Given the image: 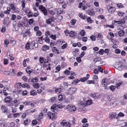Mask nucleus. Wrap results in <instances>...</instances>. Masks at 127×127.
Wrapping results in <instances>:
<instances>
[{
    "instance_id": "37998d69",
    "label": "nucleus",
    "mask_w": 127,
    "mask_h": 127,
    "mask_svg": "<svg viewBox=\"0 0 127 127\" xmlns=\"http://www.w3.org/2000/svg\"><path fill=\"white\" fill-rule=\"evenodd\" d=\"M87 37H82V40L84 42H86L87 40Z\"/></svg>"
},
{
    "instance_id": "2eb2a0df",
    "label": "nucleus",
    "mask_w": 127,
    "mask_h": 127,
    "mask_svg": "<svg viewBox=\"0 0 127 127\" xmlns=\"http://www.w3.org/2000/svg\"><path fill=\"white\" fill-rule=\"evenodd\" d=\"M30 69V68L29 67H27L26 69V71L28 74L29 75V76H30V74L32 71Z\"/></svg>"
},
{
    "instance_id": "412c9836",
    "label": "nucleus",
    "mask_w": 127,
    "mask_h": 127,
    "mask_svg": "<svg viewBox=\"0 0 127 127\" xmlns=\"http://www.w3.org/2000/svg\"><path fill=\"white\" fill-rule=\"evenodd\" d=\"M92 103V101L91 100H87L86 102V103L85 104V106H86V105H90Z\"/></svg>"
},
{
    "instance_id": "a878e982",
    "label": "nucleus",
    "mask_w": 127,
    "mask_h": 127,
    "mask_svg": "<svg viewBox=\"0 0 127 127\" xmlns=\"http://www.w3.org/2000/svg\"><path fill=\"white\" fill-rule=\"evenodd\" d=\"M80 34L82 36H84L85 34V31L83 30H82L80 32Z\"/></svg>"
},
{
    "instance_id": "8fccbe9b",
    "label": "nucleus",
    "mask_w": 127,
    "mask_h": 127,
    "mask_svg": "<svg viewBox=\"0 0 127 127\" xmlns=\"http://www.w3.org/2000/svg\"><path fill=\"white\" fill-rule=\"evenodd\" d=\"M33 22V20L32 19H30L28 21V23L30 25H31L32 24Z\"/></svg>"
},
{
    "instance_id": "b1692460",
    "label": "nucleus",
    "mask_w": 127,
    "mask_h": 127,
    "mask_svg": "<svg viewBox=\"0 0 127 127\" xmlns=\"http://www.w3.org/2000/svg\"><path fill=\"white\" fill-rule=\"evenodd\" d=\"M79 81H80V80L78 79H75L74 80L73 82L72 83V84L76 85L77 83H78Z\"/></svg>"
},
{
    "instance_id": "f257e3e1",
    "label": "nucleus",
    "mask_w": 127,
    "mask_h": 127,
    "mask_svg": "<svg viewBox=\"0 0 127 127\" xmlns=\"http://www.w3.org/2000/svg\"><path fill=\"white\" fill-rule=\"evenodd\" d=\"M61 126H66V127H70L71 124L69 122H67L65 120H63L60 123Z\"/></svg>"
},
{
    "instance_id": "680f3d73",
    "label": "nucleus",
    "mask_w": 127,
    "mask_h": 127,
    "mask_svg": "<svg viewBox=\"0 0 127 127\" xmlns=\"http://www.w3.org/2000/svg\"><path fill=\"white\" fill-rule=\"evenodd\" d=\"M63 99V96L61 95H60L58 96V99L59 101Z\"/></svg>"
},
{
    "instance_id": "e433bc0d",
    "label": "nucleus",
    "mask_w": 127,
    "mask_h": 127,
    "mask_svg": "<svg viewBox=\"0 0 127 127\" xmlns=\"http://www.w3.org/2000/svg\"><path fill=\"white\" fill-rule=\"evenodd\" d=\"M48 11V12L51 15H53L55 14V13L53 10H49Z\"/></svg>"
},
{
    "instance_id": "ea45409f",
    "label": "nucleus",
    "mask_w": 127,
    "mask_h": 127,
    "mask_svg": "<svg viewBox=\"0 0 127 127\" xmlns=\"http://www.w3.org/2000/svg\"><path fill=\"white\" fill-rule=\"evenodd\" d=\"M10 7L11 9L12 10H14V9L16 8L15 5L12 4H11L10 5Z\"/></svg>"
},
{
    "instance_id": "cd10ccee",
    "label": "nucleus",
    "mask_w": 127,
    "mask_h": 127,
    "mask_svg": "<svg viewBox=\"0 0 127 127\" xmlns=\"http://www.w3.org/2000/svg\"><path fill=\"white\" fill-rule=\"evenodd\" d=\"M29 30H27L25 31V33L23 34V37H26L28 34V33H29Z\"/></svg>"
},
{
    "instance_id": "a211bd4d",
    "label": "nucleus",
    "mask_w": 127,
    "mask_h": 127,
    "mask_svg": "<svg viewBox=\"0 0 127 127\" xmlns=\"http://www.w3.org/2000/svg\"><path fill=\"white\" fill-rule=\"evenodd\" d=\"M56 104H53L51 106V110L53 112H54L56 110Z\"/></svg>"
},
{
    "instance_id": "13d9d810",
    "label": "nucleus",
    "mask_w": 127,
    "mask_h": 127,
    "mask_svg": "<svg viewBox=\"0 0 127 127\" xmlns=\"http://www.w3.org/2000/svg\"><path fill=\"white\" fill-rule=\"evenodd\" d=\"M122 84V82H120V83H118L116 84V86L117 87V88L118 89L119 87Z\"/></svg>"
},
{
    "instance_id": "c85d7f7f",
    "label": "nucleus",
    "mask_w": 127,
    "mask_h": 127,
    "mask_svg": "<svg viewBox=\"0 0 127 127\" xmlns=\"http://www.w3.org/2000/svg\"><path fill=\"white\" fill-rule=\"evenodd\" d=\"M107 80L106 79H104L102 80V84L104 86H105L107 84V82H106V81Z\"/></svg>"
},
{
    "instance_id": "e2e57ef3",
    "label": "nucleus",
    "mask_w": 127,
    "mask_h": 127,
    "mask_svg": "<svg viewBox=\"0 0 127 127\" xmlns=\"http://www.w3.org/2000/svg\"><path fill=\"white\" fill-rule=\"evenodd\" d=\"M38 118L40 119H41L43 118V115L42 113H41L38 115Z\"/></svg>"
},
{
    "instance_id": "f03ea898",
    "label": "nucleus",
    "mask_w": 127,
    "mask_h": 127,
    "mask_svg": "<svg viewBox=\"0 0 127 127\" xmlns=\"http://www.w3.org/2000/svg\"><path fill=\"white\" fill-rule=\"evenodd\" d=\"M107 8L108 12L110 14L113 13L116 10L115 7L110 6V5L107 6Z\"/></svg>"
},
{
    "instance_id": "bb28decb",
    "label": "nucleus",
    "mask_w": 127,
    "mask_h": 127,
    "mask_svg": "<svg viewBox=\"0 0 127 127\" xmlns=\"http://www.w3.org/2000/svg\"><path fill=\"white\" fill-rule=\"evenodd\" d=\"M21 83H17L15 85V87H16L17 88L19 89L21 87Z\"/></svg>"
},
{
    "instance_id": "aec40b11",
    "label": "nucleus",
    "mask_w": 127,
    "mask_h": 127,
    "mask_svg": "<svg viewBox=\"0 0 127 127\" xmlns=\"http://www.w3.org/2000/svg\"><path fill=\"white\" fill-rule=\"evenodd\" d=\"M116 88V86H115L113 85H112L109 87V89L112 92L114 91Z\"/></svg>"
},
{
    "instance_id": "603ef678",
    "label": "nucleus",
    "mask_w": 127,
    "mask_h": 127,
    "mask_svg": "<svg viewBox=\"0 0 127 127\" xmlns=\"http://www.w3.org/2000/svg\"><path fill=\"white\" fill-rule=\"evenodd\" d=\"M85 54L86 53L85 52H83L81 53L79 55L80 57V58H82Z\"/></svg>"
},
{
    "instance_id": "39448f33",
    "label": "nucleus",
    "mask_w": 127,
    "mask_h": 127,
    "mask_svg": "<svg viewBox=\"0 0 127 127\" xmlns=\"http://www.w3.org/2000/svg\"><path fill=\"white\" fill-rule=\"evenodd\" d=\"M117 114L115 112H112L109 114V117L111 119L116 118V119L118 118V117L116 116Z\"/></svg>"
},
{
    "instance_id": "bf43d9fd",
    "label": "nucleus",
    "mask_w": 127,
    "mask_h": 127,
    "mask_svg": "<svg viewBox=\"0 0 127 127\" xmlns=\"http://www.w3.org/2000/svg\"><path fill=\"white\" fill-rule=\"evenodd\" d=\"M65 34V35L67 36L68 35V34H69V32L67 30H66L64 31Z\"/></svg>"
},
{
    "instance_id": "69168bd1",
    "label": "nucleus",
    "mask_w": 127,
    "mask_h": 127,
    "mask_svg": "<svg viewBox=\"0 0 127 127\" xmlns=\"http://www.w3.org/2000/svg\"><path fill=\"white\" fill-rule=\"evenodd\" d=\"M5 31V26H3L2 27L1 29V31L2 32H4Z\"/></svg>"
},
{
    "instance_id": "7ed1b4c3",
    "label": "nucleus",
    "mask_w": 127,
    "mask_h": 127,
    "mask_svg": "<svg viewBox=\"0 0 127 127\" xmlns=\"http://www.w3.org/2000/svg\"><path fill=\"white\" fill-rule=\"evenodd\" d=\"M39 9L43 12L45 15L46 16L47 14V10L45 7L42 5H40L39 7Z\"/></svg>"
},
{
    "instance_id": "864d4df0",
    "label": "nucleus",
    "mask_w": 127,
    "mask_h": 127,
    "mask_svg": "<svg viewBox=\"0 0 127 127\" xmlns=\"http://www.w3.org/2000/svg\"><path fill=\"white\" fill-rule=\"evenodd\" d=\"M16 16L14 14H12V18H11V19L14 20H15V19H16Z\"/></svg>"
},
{
    "instance_id": "4468645a",
    "label": "nucleus",
    "mask_w": 127,
    "mask_h": 127,
    "mask_svg": "<svg viewBox=\"0 0 127 127\" xmlns=\"http://www.w3.org/2000/svg\"><path fill=\"white\" fill-rule=\"evenodd\" d=\"M52 51L57 54H59V51L57 49V48L56 47H54L52 48Z\"/></svg>"
},
{
    "instance_id": "9b49d317",
    "label": "nucleus",
    "mask_w": 127,
    "mask_h": 127,
    "mask_svg": "<svg viewBox=\"0 0 127 127\" xmlns=\"http://www.w3.org/2000/svg\"><path fill=\"white\" fill-rule=\"evenodd\" d=\"M64 11V10L63 9L59 8L57 9L56 13L58 14H63Z\"/></svg>"
},
{
    "instance_id": "a19ab883",
    "label": "nucleus",
    "mask_w": 127,
    "mask_h": 127,
    "mask_svg": "<svg viewBox=\"0 0 127 127\" xmlns=\"http://www.w3.org/2000/svg\"><path fill=\"white\" fill-rule=\"evenodd\" d=\"M18 27H23V25L21 22V21H19L18 25Z\"/></svg>"
},
{
    "instance_id": "473e14b6",
    "label": "nucleus",
    "mask_w": 127,
    "mask_h": 127,
    "mask_svg": "<svg viewBox=\"0 0 127 127\" xmlns=\"http://www.w3.org/2000/svg\"><path fill=\"white\" fill-rule=\"evenodd\" d=\"M86 11L87 12V13L89 15H93V13L91 11L88 10Z\"/></svg>"
},
{
    "instance_id": "4d7b16f0",
    "label": "nucleus",
    "mask_w": 127,
    "mask_h": 127,
    "mask_svg": "<svg viewBox=\"0 0 127 127\" xmlns=\"http://www.w3.org/2000/svg\"><path fill=\"white\" fill-rule=\"evenodd\" d=\"M13 12L14 13H18L19 12V9L18 8H16L14 9V10H13Z\"/></svg>"
},
{
    "instance_id": "4be33fe9",
    "label": "nucleus",
    "mask_w": 127,
    "mask_h": 127,
    "mask_svg": "<svg viewBox=\"0 0 127 127\" xmlns=\"http://www.w3.org/2000/svg\"><path fill=\"white\" fill-rule=\"evenodd\" d=\"M104 27L105 28L109 27L111 28H114V26L113 25H104Z\"/></svg>"
},
{
    "instance_id": "3c124183",
    "label": "nucleus",
    "mask_w": 127,
    "mask_h": 127,
    "mask_svg": "<svg viewBox=\"0 0 127 127\" xmlns=\"http://www.w3.org/2000/svg\"><path fill=\"white\" fill-rule=\"evenodd\" d=\"M45 41L47 43H49V42H50V40L49 39L48 37H47L46 38V37H45Z\"/></svg>"
},
{
    "instance_id": "5701e85b",
    "label": "nucleus",
    "mask_w": 127,
    "mask_h": 127,
    "mask_svg": "<svg viewBox=\"0 0 127 127\" xmlns=\"http://www.w3.org/2000/svg\"><path fill=\"white\" fill-rule=\"evenodd\" d=\"M88 79L87 77H84L83 78H80V81L82 82H84L86 81Z\"/></svg>"
},
{
    "instance_id": "6ab92c4d",
    "label": "nucleus",
    "mask_w": 127,
    "mask_h": 127,
    "mask_svg": "<svg viewBox=\"0 0 127 127\" xmlns=\"http://www.w3.org/2000/svg\"><path fill=\"white\" fill-rule=\"evenodd\" d=\"M119 36H123L125 33V32L123 30H121L118 32Z\"/></svg>"
},
{
    "instance_id": "72a5a7b5",
    "label": "nucleus",
    "mask_w": 127,
    "mask_h": 127,
    "mask_svg": "<svg viewBox=\"0 0 127 127\" xmlns=\"http://www.w3.org/2000/svg\"><path fill=\"white\" fill-rule=\"evenodd\" d=\"M117 14L119 16H122L124 14V13H123V12L119 11H118L117 12Z\"/></svg>"
},
{
    "instance_id": "c9c22d12",
    "label": "nucleus",
    "mask_w": 127,
    "mask_h": 127,
    "mask_svg": "<svg viewBox=\"0 0 127 127\" xmlns=\"http://www.w3.org/2000/svg\"><path fill=\"white\" fill-rule=\"evenodd\" d=\"M117 6L119 8H122L124 7L122 3L117 4Z\"/></svg>"
},
{
    "instance_id": "0eeeda50",
    "label": "nucleus",
    "mask_w": 127,
    "mask_h": 127,
    "mask_svg": "<svg viewBox=\"0 0 127 127\" xmlns=\"http://www.w3.org/2000/svg\"><path fill=\"white\" fill-rule=\"evenodd\" d=\"M11 100V98L10 96H6L4 100L7 103H9Z\"/></svg>"
},
{
    "instance_id": "393cba45",
    "label": "nucleus",
    "mask_w": 127,
    "mask_h": 127,
    "mask_svg": "<svg viewBox=\"0 0 127 127\" xmlns=\"http://www.w3.org/2000/svg\"><path fill=\"white\" fill-rule=\"evenodd\" d=\"M76 22V20L75 19H73L70 21L71 25H74Z\"/></svg>"
},
{
    "instance_id": "4c0bfd02",
    "label": "nucleus",
    "mask_w": 127,
    "mask_h": 127,
    "mask_svg": "<svg viewBox=\"0 0 127 127\" xmlns=\"http://www.w3.org/2000/svg\"><path fill=\"white\" fill-rule=\"evenodd\" d=\"M10 75H15V73L14 72V70L12 69V71L10 73Z\"/></svg>"
},
{
    "instance_id": "f704fd0d",
    "label": "nucleus",
    "mask_w": 127,
    "mask_h": 127,
    "mask_svg": "<svg viewBox=\"0 0 127 127\" xmlns=\"http://www.w3.org/2000/svg\"><path fill=\"white\" fill-rule=\"evenodd\" d=\"M56 106H57L58 108H62L63 107L62 104L60 103H58V104L56 105Z\"/></svg>"
},
{
    "instance_id": "dca6fc26",
    "label": "nucleus",
    "mask_w": 127,
    "mask_h": 127,
    "mask_svg": "<svg viewBox=\"0 0 127 127\" xmlns=\"http://www.w3.org/2000/svg\"><path fill=\"white\" fill-rule=\"evenodd\" d=\"M52 21V20L51 18H49L46 20V22L47 24H50L51 23Z\"/></svg>"
},
{
    "instance_id": "79ce46f5",
    "label": "nucleus",
    "mask_w": 127,
    "mask_h": 127,
    "mask_svg": "<svg viewBox=\"0 0 127 127\" xmlns=\"http://www.w3.org/2000/svg\"><path fill=\"white\" fill-rule=\"evenodd\" d=\"M22 79L25 82H27L28 80V78L26 76H24L22 78Z\"/></svg>"
},
{
    "instance_id": "2f4dec72",
    "label": "nucleus",
    "mask_w": 127,
    "mask_h": 127,
    "mask_svg": "<svg viewBox=\"0 0 127 127\" xmlns=\"http://www.w3.org/2000/svg\"><path fill=\"white\" fill-rule=\"evenodd\" d=\"M74 32L73 31H70L69 32V36L71 37H73L74 36Z\"/></svg>"
},
{
    "instance_id": "20e7f679",
    "label": "nucleus",
    "mask_w": 127,
    "mask_h": 127,
    "mask_svg": "<svg viewBox=\"0 0 127 127\" xmlns=\"http://www.w3.org/2000/svg\"><path fill=\"white\" fill-rule=\"evenodd\" d=\"M47 117L50 119H53L55 118V114L51 112H48L47 113Z\"/></svg>"
},
{
    "instance_id": "09e8293b",
    "label": "nucleus",
    "mask_w": 127,
    "mask_h": 127,
    "mask_svg": "<svg viewBox=\"0 0 127 127\" xmlns=\"http://www.w3.org/2000/svg\"><path fill=\"white\" fill-rule=\"evenodd\" d=\"M90 38L92 41H95V37L93 35H92L90 37Z\"/></svg>"
},
{
    "instance_id": "9d476101",
    "label": "nucleus",
    "mask_w": 127,
    "mask_h": 127,
    "mask_svg": "<svg viewBox=\"0 0 127 127\" xmlns=\"http://www.w3.org/2000/svg\"><path fill=\"white\" fill-rule=\"evenodd\" d=\"M91 96L95 98H98L99 97L100 95L99 94H92Z\"/></svg>"
},
{
    "instance_id": "a18cd8bd",
    "label": "nucleus",
    "mask_w": 127,
    "mask_h": 127,
    "mask_svg": "<svg viewBox=\"0 0 127 127\" xmlns=\"http://www.w3.org/2000/svg\"><path fill=\"white\" fill-rule=\"evenodd\" d=\"M94 80H88L87 81V83L88 84H94Z\"/></svg>"
},
{
    "instance_id": "1a4fd4ad",
    "label": "nucleus",
    "mask_w": 127,
    "mask_h": 127,
    "mask_svg": "<svg viewBox=\"0 0 127 127\" xmlns=\"http://www.w3.org/2000/svg\"><path fill=\"white\" fill-rule=\"evenodd\" d=\"M76 90V89L75 88H70L69 92L70 94H72L74 93Z\"/></svg>"
},
{
    "instance_id": "f8f14e48",
    "label": "nucleus",
    "mask_w": 127,
    "mask_h": 127,
    "mask_svg": "<svg viewBox=\"0 0 127 127\" xmlns=\"http://www.w3.org/2000/svg\"><path fill=\"white\" fill-rule=\"evenodd\" d=\"M49 46L47 45H45L43 46L42 48V50L44 51H45L47 50H49Z\"/></svg>"
},
{
    "instance_id": "ddd939ff",
    "label": "nucleus",
    "mask_w": 127,
    "mask_h": 127,
    "mask_svg": "<svg viewBox=\"0 0 127 127\" xmlns=\"http://www.w3.org/2000/svg\"><path fill=\"white\" fill-rule=\"evenodd\" d=\"M122 65L121 63H117L115 64V67L116 68L119 69L121 67H122Z\"/></svg>"
},
{
    "instance_id": "58836bf2",
    "label": "nucleus",
    "mask_w": 127,
    "mask_h": 127,
    "mask_svg": "<svg viewBox=\"0 0 127 127\" xmlns=\"http://www.w3.org/2000/svg\"><path fill=\"white\" fill-rule=\"evenodd\" d=\"M124 116V114L121 112H120L119 114H117V116L118 118H119V117H123Z\"/></svg>"
},
{
    "instance_id": "0e129e2a",
    "label": "nucleus",
    "mask_w": 127,
    "mask_h": 127,
    "mask_svg": "<svg viewBox=\"0 0 127 127\" xmlns=\"http://www.w3.org/2000/svg\"><path fill=\"white\" fill-rule=\"evenodd\" d=\"M3 73L5 75H10V72L9 71H4Z\"/></svg>"
},
{
    "instance_id": "5fc2aeb1",
    "label": "nucleus",
    "mask_w": 127,
    "mask_h": 127,
    "mask_svg": "<svg viewBox=\"0 0 127 127\" xmlns=\"http://www.w3.org/2000/svg\"><path fill=\"white\" fill-rule=\"evenodd\" d=\"M71 108L73 111H75L76 109V108L75 107V106L73 105H71Z\"/></svg>"
},
{
    "instance_id": "c03bdc74",
    "label": "nucleus",
    "mask_w": 127,
    "mask_h": 127,
    "mask_svg": "<svg viewBox=\"0 0 127 127\" xmlns=\"http://www.w3.org/2000/svg\"><path fill=\"white\" fill-rule=\"evenodd\" d=\"M78 15L82 19H85V16L83 15L82 14L79 13Z\"/></svg>"
},
{
    "instance_id": "6e6d98bb",
    "label": "nucleus",
    "mask_w": 127,
    "mask_h": 127,
    "mask_svg": "<svg viewBox=\"0 0 127 127\" xmlns=\"http://www.w3.org/2000/svg\"><path fill=\"white\" fill-rule=\"evenodd\" d=\"M123 121L119 120L117 122V125H118L121 124L123 123Z\"/></svg>"
},
{
    "instance_id": "f3484780",
    "label": "nucleus",
    "mask_w": 127,
    "mask_h": 127,
    "mask_svg": "<svg viewBox=\"0 0 127 127\" xmlns=\"http://www.w3.org/2000/svg\"><path fill=\"white\" fill-rule=\"evenodd\" d=\"M40 85L38 83H35L33 84V86L34 88L38 89Z\"/></svg>"
},
{
    "instance_id": "338daca9",
    "label": "nucleus",
    "mask_w": 127,
    "mask_h": 127,
    "mask_svg": "<svg viewBox=\"0 0 127 127\" xmlns=\"http://www.w3.org/2000/svg\"><path fill=\"white\" fill-rule=\"evenodd\" d=\"M115 51L116 53L117 54L120 53L121 52L120 50L118 49H116L115 50Z\"/></svg>"
},
{
    "instance_id": "c756f323",
    "label": "nucleus",
    "mask_w": 127,
    "mask_h": 127,
    "mask_svg": "<svg viewBox=\"0 0 127 127\" xmlns=\"http://www.w3.org/2000/svg\"><path fill=\"white\" fill-rule=\"evenodd\" d=\"M37 77H35L33 78L31 80V81L33 83H34L37 81Z\"/></svg>"
},
{
    "instance_id": "052dcab7",
    "label": "nucleus",
    "mask_w": 127,
    "mask_h": 127,
    "mask_svg": "<svg viewBox=\"0 0 127 127\" xmlns=\"http://www.w3.org/2000/svg\"><path fill=\"white\" fill-rule=\"evenodd\" d=\"M101 59V58H95L94 60V61L95 62V63H96V62L99 61Z\"/></svg>"
},
{
    "instance_id": "423d86ee",
    "label": "nucleus",
    "mask_w": 127,
    "mask_h": 127,
    "mask_svg": "<svg viewBox=\"0 0 127 127\" xmlns=\"http://www.w3.org/2000/svg\"><path fill=\"white\" fill-rule=\"evenodd\" d=\"M113 24L115 25H117V24H124L125 21L124 20H121L120 21H114L112 22Z\"/></svg>"
},
{
    "instance_id": "de8ad7c7",
    "label": "nucleus",
    "mask_w": 127,
    "mask_h": 127,
    "mask_svg": "<svg viewBox=\"0 0 127 127\" xmlns=\"http://www.w3.org/2000/svg\"><path fill=\"white\" fill-rule=\"evenodd\" d=\"M76 60H77V61L78 63H80L82 61L81 59L80 58V57H77L76 58Z\"/></svg>"
},
{
    "instance_id": "49530a36",
    "label": "nucleus",
    "mask_w": 127,
    "mask_h": 127,
    "mask_svg": "<svg viewBox=\"0 0 127 127\" xmlns=\"http://www.w3.org/2000/svg\"><path fill=\"white\" fill-rule=\"evenodd\" d=\"M56 122H54V123H52L50 126L51 127H55L56 126Z\"/></svg>"
},
{
    "instance_id": "774afa93",
    "label": "nucleus",
    "mask_w": 127,
    "mask_h": 127,
    "mask_svg": "<svg viewBox=\"0 0 127 127\" xmlns=\"http://www.w3.org/2000/svg\"><path fill=\"white\" fill-rule=\"evenodd\" d=\"M61 68L60 66L59 65L56 67V69L57 70V71H59L60 70Z\"/></svg>"
},
{
    "instance_id": "6e6552de",
    "label": "nucleus",
    "mask_w": 127,
    "mask_h": 127,
    "mask_svg": "<svg viewBox=\"0 0 127 127\" xmlns=\"http://www.w3.org/2000/svg\"><path fill=\"white\" fill-rule=\"evenodd\" d=\"M30 94L32 96H34L37 94L36 91L34 90H31L30 92Z\"/></svg>"
},
{
    "instance_id": "7c9ffc66",
    "label": "nucleus",
    "mask_w": 127,
    "mask_h": 127,
    "mask_svg": "<svg viewBox=\"0 0 127 127\" xmlns=\"http://www.w3.org/2000/svg\"><path fill=\"white\" fill-rule=\"evenodd\" d=\"M61 91V88L57 89L56 90H55V93L59 94L60 93Z\"/></svg>"
}]
</instances>
